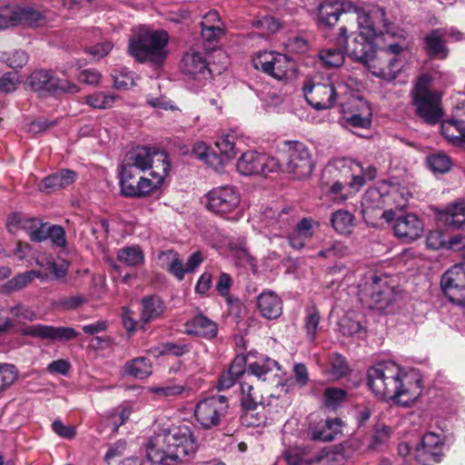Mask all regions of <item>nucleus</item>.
<instances>
[{
  "mask_svg": "<svg viewBox=\"0 0 465 465\" xmlns=\"http://www.w3.org/2000/svg\"><path fill=\"white\" fill-rule=\"evenodd\" d=\"M359 33L347 35V28H340L337 45H345L344 50L355 62L366 63L375 54L372 40L379 35H390L393 39L405 40L407 33L391 21L385 9L372 6L357 13Z\"/></svg>",
  "mask_w": 465,
  "mask_h": 465,
  "instance_id": "nucleus-1",
  "label": "nucleus"
},
{
  "mask_svg": "<svg viewBox=\"0 0 465 465\" xmlns=\"http://www.w3.org/2000/svg\"><path fill=\"white\" fill-rule=\"evenodd\" d=\"M368 385L378 398H388L407 407L421 394L420 380L414 372L404 371L393 361H381L368 371Z\"/></svg>",
  "mask_w": 465,
  "mask_h": 465,
  "instance_id": "nucleus-2",
  "label": "nucleus"
},
{
  "mask_svg": "<svg viewBox=\"0 0 465 465\" xmlns=\"http://www.w3.org/2000/svg\"><path fill=\"white\" fill-rule=\"evenodd\" d=\"M198 444L188 425L174 426L157 436L146 449L147 459L153 464L178 465L193 458Z\"/></svg>",
  "mask_w": 465,
  "mask_h": 465,
  "instance_id": "nucleus-3",
  "label": "nucleus"
},
{
  "mask_svg": "<svg viewBox=\"0 0 465 465\" xmlns=\"http://www.w3.org/2000/svg\"><path fill=\"white\" fill-rule=\"evenodd\" d=\"M168 41V34L163 30L141 29L130 38L128 52L138 63L160 66L167 56Z\"/></svg>",
  "mask_w": 465,
  "mask_h": 465,
  "instance_id": "nucleus-4",
  "label": "nucleus"
},
{
  "mask_svg": "<svg viewBox=\"0 0 465 465\" xmlns=\"http://www.w3.org/2000/svg\"><path fill=\"white\" fill-rule=\"evenodd\" d=\"M394 40V43L375 51L373 56L365 64L373 75L386 81L394 80L404 65L399 54L404 50L406 39Z\"/></svg>",
  "mask_w": 465,
  "mask_h": 465,
  "instance_id": "nucleus-5",
  "label": "nucleus"
},
{
  "mask_svg": "<svg viewBox=\"0 0 465 465\" xmlns=\"http://www.w3.org/2000/svg\"><path fill=\"white\" fill-rule=\"evenodd\" d=\"M351 163L352 161L349 159H336L322 174L320 186L334 203H341L347 200L343 190L351 177Z\"/></svg>",
  "mask_w": 465,
  "mask_h": 465,
  "instance_id": "nucleus-6",
  "label": "nucleus"
},
{
  "mask_svg": "<svg viewBox=\"0 0 465 465\" xmlns=\"http://www.w3.org/2000/svg\"><path fill=\"white\" fill-rule=\"evenodd\" d=\"M288 158L286 170L296 180H306L311 177L315 167L313 155L304 143L288 142Z\"/></svg>",
  "mask_w": 465,
  "mask_h": 465,
  "instance_id": "nucleus-7",
  "label": "nucleus"
},
{
  "mask_svg": "<svg viewBox=\"0 0 465 465\" xmlns=\"http://www.w3.org/2000/svg\"><path fill=\"white\" fill-rule=\"evenodd\" d=\"M229 409L227 397L213 395L201 401L195 407L194 415L203 429L210 430L220 425Z\"/></svg>",
  "mask_w": 465,
  "mask_h": 465,
  "instance_id": "nucleus-8",
  "label": "nucleus"
},
{
  "mask_svg": "<svg viewBox=\"0 0 465 465\" xmlns=\"http://www.w3.org/2000/svg\"><path fill=\"white\" fill-rule=\"evenodd\" d=\"M211 54L207 53L205 49L200 50L198 47L190 48L183 56L181 61V68L184 74L192 77L202 76L205 78L211 75L212 69L210 68ZM213 57L227 59L225 53L221 49L213 50Z\"/></svg>",
  "mask_w": 465,
  "mask_h": 465,
  "instance_id": "nucleus-9",
  "label": "nucleus"
},
{
  "mask_svg": "<svg viewBox=\"0 0 465 465\" xmlns=\"http://www.w3.org/2000/svg\"><path fill=\"white\" fill-rule=\"evenodd\" d=\"M240 203L239 192L235 187L230 185L213 188L205 195L206 208L221 216L236 210Z\"/></svg>",
  "mask_w": 465,
  "mask_h": 465,
  "instance_id": "nucleus-10",
  "label": "nucleus"
},
{
  "mask_svg": "<svg viewBox=\"0 0 465 465\" xmlns=\"http://www.w3.org/2000/svg\"><path fill=\"white\" fill-rule=\"evenodd\" d=\"M440 286L452 303L465 306V262L447 270L441 276Z\"/></svg>",
  "mask_w": 465,
  "mask_h": 465,
  "instance_id": "nucleus-11",
  "label": "nucleus"
},
{
  "mask_svg": "<svg viewBox=\"0 0 465 465\" xmlns=\"http://www.w3.org/2000/svg\"><path fill=\"white\" fill-rule=\"evenodd\" d=\"M241 404L244 410V417L248 426L258 427L263 424L266 416L263 411V397L252 385L244 381L241 384Z\"/></svg>",
  "mask_w": 465,
  "mask_h": 465,
  "instance_id": "nucleus-12",
  "label": "nucleus"
},
{
  "mask_svg": "<svg viewBox=\"0 0 465 465\" xmlns=\"http://www.w3.org/2000/svg\"><path fill=\"white\" fill-rule=\"evenodd\" d=\"M252 64L257 70H261L277 80L287 77L288 72L294 66L293 61L289 56L266 51L259 53L252 59Z\"/></svg>",
  "mask_w": 465,
  "mask_h": 465,
  "instance_id": "nucleus-13",
  "label": "nucleus"
},
{
  "mask_svg": "<svg viewBox=\"0 0 465 465\" xmlns=\"http://www.w3.org/2000/svg\"><path fill=\"white\" fill-rule=\"evenodd\" d=\"M237 170L242 175H268L279 170L280 163L274 157L249 151L242 154L237 162Z\"/></svg>",
  "mask_w": 465,
  "mask_h": 465,
  "instance_id": "nucleus-14",
  "label": "nucleus"
},
{
  "mask_svg": "<svg viewBox=\"0 0 465 465\" xmlns=\"http://www.w3.org/2000/svg\"><path fill=\"white\" fill-rule=\"evenodd\" d=\"M28 85L34 91H45L48 93H68L75 94L79 92L76 84L65 80L60 79L50 74L47 70H35L27 78Z\"/></svg>",
  "mask_w": 465,
  "mask_h": 465,
  "instance_id": "nucleus-15",
  "label": "nucleus"
},
{
  "mask_svg": "<svg viewBox=\"0 0 465 465\" xmlns=\"http://www.w3.org/2000/svg\"><path fill=\"white\" fill-rule=\"evenodd\" d=\"M158 157V161L163 162V171L167 174L169 171V163L166 162L167 156L163 152H161L156 147L140 146L129 152L124 161L127 162L125 173H130V168L133 166L144 172L153 167V157Z\"/></svg>",
  "mask_w": 465,
  "mask_h": 465,
  "instance_id": "nucleus-16",
  "label": "nucleus"
},
{
  "mask_svg": "<svg viewBox=\"0 0 465 465\" xmlns=\"http://www.w3.org/2000/svg\"><path fill=\"white\" fill-rule=\"evenodd\" d=\"M445 440L434 432L426 433L416 449L415 458L422 465L439 463L444 457Z\"/></svg>",
  "mask_w": 465,
  "mask_h": 465,
  "instance_id": "nucleus-17",
  "label": "nucleus"
},
{
  "mask_svg": "<svg viewBox=\"0 0 465 465\" xmlns=\"http://www.w3.org/2000/svg\"><path fill=\"white\" fill-rule=\"evenodd\" d=\"M45 223L22 213H14L8 216L6 227L13 234H15L19 230H23L29 235L32 242H41L45 241Z\"/></svg>",
  "mask_w": 465,
  "mask_h": 465,
  "instance_id": "nucleus-18",
  "label": "nucleus"
},
{
  "mask_svg": "<svg viewBox=\"0 0 465 465\" xmlns=\"http://www.w3.org/2000/svg\"><path fill=\"white\" fill-rule=\"evenodd\" d=\"M386 187L385 203L387 209L381 217L388 223L394 221L396 210H402L407 207L411 193L409 190L398 183L384 181Z\"/></svg>",
  "mask_w": 465,
  "mask_h": 465,
  "instance_id": "nucleus-19",
  "label": "nucleus"
},
{
  "mask_svg": "<svg viewBox=\"0 0 465 465\" xmlns=\"http://www.w3.org/2000/svg\"><path fill=\"white\" fill-rule=\"evenodd\" d=\"M25 334L49 341L51 342H66L75 339L79 333L73 327L34 324L25 328Z\"/></svg>",
  "mask_w": 465,
  "mask_h": 465,
  "instance_id": "nucleus-20",
  "label": "nucleus"
},
{
  "mask_svg": "<svg viewBox=\"0 0 465 465\" xmlns=\"http://www.w3.org/2000/svg\"><path fill=\"white\" fill-rule=\"evenodd\" d=\"M303 91L308 103L318 111L330 109L335 104L337 94L331 84H305Z\"/></svg>",
  "mask_w": 465,
  "mask_h": 465,
  "instance_id": "nucleus-21",
  "label": "nucleus"
},
{
  "mask_svg": "<svg viewBox=\"0 0 465 465\" xmlns=\"http://www.w3.org/2000/svg\"><path fill=\"white\" fill-rule=\"evenodd\" d=\"M370 285L369 290V307L372 310L385 311L387 310L396 300V294L394 289L386 282H382V280L377 276H371V282L366 283Z\"/></svg>",
  "mask_w": 465,
  "mask_h": 465,
  "instance_id": "nucleus-22",
  "label": "nucleus"
},
{
  "mask_svg": "<svg viewBox=\"0 0 465 465\" xmlns=\"http://www.w3.org/2000/svg\"><path fill=\"white\" fill-rule=\"evenodd\" d=\"M5 29L17 25L35 26L43 19L40 12L32 7L5 6L2 8Z\"/></svg>",
  "mask_w": 465,
  "mask_h": 465,
  "instance_id": "nucleus-23",
  "label": "nucleus"
},
{
  "mask_svg": "<svg viewBox=\"0 0 465 465\" xmlns=\"http://www.w3.org/2000/svg\"><path fill=\"white\" fill-rule=\"evenodd\" d=\"M413 104L417 114L428 124H437L442 116L440 97L437 93L413 96Z\"/></svg>",
  "mask_w": 465,
  "mask_h": 465,
  "instance_id": "nucleus-24",
  "label": "nucleus"
},
{
  "mask_svg": "<svg viewBox=\"0 0 465 465\" xmlns=\"http://www.w3.org/2000/svg\"><path fill=\"white\" fill-rule=\"evenodd\" d=\"M393 231L395 235L409 242L420 238L423 232V223L414 213H407L394 218Z\"/></svg>",
  "mask_w": 465,
  "mask_h": 465,
  "instance_id": "nucleus-25",
  "label": "nucleus"
},
{
  "mask_svg": "<svg viewBox=\"0 0 465 465\" xmlns=\"http://www.w3.org/2000/svg\"><path fill=\"white\" fill-rule=\"evenodd\" d=\"M351 111L347 112L342 106L343 120L346 124L358 128H369L371 124V108L361 98H353L351 102Z\"/></svg>",
  "mask_w": 465,
  "mask_h": 465,
  "instance_id": "nucleus-26",
  "label": "nucleus"
},
{
  "mask_svg": "<svg viewBox=\"0 0 465 465\" xmlns=\"http://www.w3.org/2000/svg\"><path fill=\"white\" fill-rule=\"evenodd\" d=\"M262 216L265 226L271 228L272 232H279V233L287 232L295 223V216L289 207L282 210L266 208ZM275 234L277 235L278 232Z\"/></svg>",
  "mask_w": 465,
  "mask_h": 465,
  "instance_id": "nucleus-27",
  "label": "nucleus"
},
{
  "mask_svg": "<svg viewBox=\"0 0 465 465\" xmlns=\"http://www.w3.org/2000/svg\"><path fill=\"white\" fill-rule=\"evenodd\" d=\"M140 323L146 325L162 318L166 310L163 299L156 294L145 295L140 301Z\"/></svg>",
  "mask_w": 465,
  "mask_h": 465,
  "instance_id": "nucleus-28",
  "label": "nucleus"
},
{
  "mask_svg": "<svg viewBox=\"0 0 465 465\" xmlns=\"http://www.w3.org/2000/svg\"><path fill=\"white\" fill-rule=\"evenodd\" d=\"M257 307L260 313L268 320L277 319L282 312V300L272 291L263 292L257 297Z\"/></svg>",
  "mask_w": 465,
  "mask_h": 465,
  "instance_id": "nucleus-29",
  "label": "nucleus"
},
{
  "mask_svg": "<svg viewBox=\"0 0 465 465\" xmlns=\"http://www.w3.org/2000/svg\"><path fill=\"white\" fill-rule=\"evenodd\" d=\"M438 218L450 227L460 228L465 223V200L458 199L450 203L444 210L439 212Z\"/></svg>",
  "mask_w": 465,
  "mask_h": 465,
  "instance_id": "nucleus-30",
  "label": "nucleus"
},
{
  "mask_svg": "<svg viewBox=\"0 0 465 465\" xmlns=\"http://www.w3.org/2000/svg\"><path fill=\"white\" fill-rule=\"evenodd\" d=\"M77 178V173L69 169H63L60 172L49 174L41 183V190L55 192L73 184Z\"/></svg>",
  "mask_w": 465,
  "mask_h": 465,
  "instance_id": "nucleus-31",
  "label": "nucleus"
},
{
  "mask_svg": "<svg viewBox=\"0 0 465 465\" xmlns=\"http://www.w3.org/2000/svg\"><path fill=\"white\" fill-rule=\"evenodd\" d=\"M312 220L303 218L295 224L292 232H288L287 240L292 248L302 250L306 242L312 238Z\"/></svg>",
  "mask_w": 465,
  "mask_h": 465,
  "instance_id": "nucleus-32",
  "label": "nucleus"
},
{
  "mask_svg": "<svg viewBox=\"0 0 465 465\" xmlns=\"http://www.w3.org/2000/svg\"><path fill=\"white\" fill-rule=\"evenodd\" d=\"M445 35L446 33L442 29H434L424 37V48L430 57L445 59L448 56Z\"/></svg>",
  "mask_w": 465,
  "mask_h": 465,
  "instance_id": "nucleus-33",
  "label": "nucleus"
},
{
  "mask_svg": "<svg viewBox=\"0 0 465 465\" xmlns=\"http://www.w3.org/2000/svg\"><path fill=\"white\" fill-rule=\"evenodd\" d=\"M341 14V5L339 2L326 0L318 7L317 23L320 27L328 29L338 22Z\"/></svg>",
  "mask_w": 465,
  "mask_h": 465,
  "instance_id": "nucleus-34",
  "label": "nucleus"
},
{
  "mask_svg": "<svg viewBox=\"0 0 465 465\" xmlns=\"http://www.w3.org/2000/svg\"><path fill=\"white\" fill-rule=\"evenodd\" d=\"M312 452L309 447L291 446L281 454L279 460L286 465H312Z\"/></svg>",
  "mask_w": 465,
  "mask_h": 465,
  "instance_id": "nucleus-35",
  "label": "nucleus"
},
{
  "mask_svg": "<svg viewBox=\"0 0 465 465\" xmlns=\"http://www.w3.org/2000/svg\"><path fill=\"white\" fill-rule=\"evenodd\" d=\"M186 333L205 338H213L217 333L216 323L200 314L185 323Z\"/></svg>",
  "mask_w": 465,
  "mask_h": 465,
  "instance_id": "nucleus-36",
  "label": "nucleus"
},
{
  "mask_svg": "<svg viewBox=\"0 0 465 465\" xmlns=\"http://www.w3.org/2000/svg\"><path fill=\"white\" fill-rule=\"evenodd\" d=\"M386 192L384 181H382L376 187L370 188L364 193L361 205L365 210L387 208L384 194Z\"/></svg>",
  "mask_w": 465,
  "mask_h": 465,
  "instance_id": "nucleus-37",
  "label": "nucleus"
},
{
  "mask_svg": "<svg viewBox=\"0 0 465 465\" xmlns=\"http://www.w3.org/2000/svg\"><path fill=\"white\" fill-rule=\"evenodd\" d=\"M35 278L45 281L48 278V274L39 270L26 271L8 280L5 283V289L8 292H16L22 290L29 283H31Z\"/></svg>",
  "mask_w": 465,
  "mask_h": 465,
  "instance_id": "nucleus-38",
  "label": "nucleus"
},
{
  "mask_svg": "<svg viewBox=\"0 0 465 465\" xmlns=\"http://www.w3.org/2000/svg\"><path fill=\"white\" fill-rule=\"evenodd\" d=\"M341 421L340 419L326 420L322 426L311 432V439L320 441H331L341 433Z\"/></svg>",
  "mask_w": 465,
  "mask_h": 465,
  "instance_id": "nucleus-39",
  "label": "nucleus"
},
{
  "mask_svg": "<svg viewBox=\"0 0 465 465\" xmlns=\"http://www.w3.org/2000/svg\"><path fill=\"white\" fill-rule=\"evenodd\" d=\"M126 375L134 377L136 379H146L152 373V362L145 357H138L128 361L124 367Z\"/></svg>",
  "mask_w": 465,
  "mask_h": 465,
  "instance_id": "nucleus-40",
  "label": "nucleus"
},
{
  "mask_svg": "<svg viewBox=\"0 0 465 465\" xmlns=\"http://www.w3.org/2000/svg\"><path fill=\"white\" fill-rule=\"evenodd\" d=\"M441 134L452 143L465 142V124L451 116L442 122Z\"/></svg>",
  "mask_w": 465,
  "mask_h": 465,
  "instance_id": "nucleus-41",
  "label": "nucleus"
},
{
  "mask_svg": "<svg viewBox=\"0 0 465 465\" xmlns=\"http://www.w3.org/2000/svg\"><path fill=\"white\" fill-rule=\"evenodd\" d=\"M274 369H280L279 363L267 356H261L257 361L249 362L247 372L257 377L259 380H265V375Z\"/></svg>",
  "mask_w": 465,
  "mask_h": 465,
  "instance_id": "nucleus-42",
  "label": "nucleus"
},
{
  "mask_svg": "<svg viewBox=\"0 0 465 465\" xmlns=\"http://www.w3.org/2000/svg\"><path fill=\"white\" fill-rule=\"evenodd\" d=\"M331 223L341 234H349L354 226V216L348 211L338 210L331 214Z\"/></svg>",
  "mask_w": 465,
  "mask_h": 465,
  "instance_id": "nucleus-43",
  "label": "nucleus"
},
{
  "mask_svg": "<svg viewBox=\"0 0 465 465\" xmlns=\"http://www.w3.org/2000/svg\"><path fill=\"white\" fill-rule=\"evenodd\" d=\"M117 259L127 266H139L144 262V255L138 245L125 246L118 250Z\"/></svg>",
  "mask_w": 465,
  "mask_h": 465,
  "instance_id": "nucleus-44",
  "label": "nucleus"
},
{
  "mask_svg": "<svg viewBox=\"0 0 465 465\" xmlns=\"http://www.w3.org/2000/svg\"><path fill=\"white\" fill-rule=\"evenodd\" d=\"M319 57L324 67L337 68L345 61L344 50L341 47H330L320 51Z\"/></svg>",
  "mask_w": 465,
  "mask_h": 465,
  "instance_id": "nucleus-45",
  "label": "nucleus"
},
{
  "mask_svg": "<svg viewBox=\"0 0 465 465\" xmlns=\"http://www.w3.org/2000/svg\"><path fill=\"white\" fill-rule=\"evenodd\" d=\"M235 141L236 135L233 133L222 135L216 141L215 145L223 157V162H228L236 156Z\"/></svg>",
  "mask_w": 465,
  "mask_h": 465,
  "instance_id": "nucleus-46",
  "label": "nucleus"
},
{
  "mask_svg": "<svg viewBox=\"0 0 465 465\" xmlns=\"http://www.w3.org/2000/svg\"><path fill=\"white\" fill-rule=\"evenodd\" d=\"M158 258L161 260L163 258H166L170 260V262L167 264V270L172 273L177 280L182 281L184 278L185 273V265H183V261L179 258L177 252L173 250H168L166 252H162Z\"/></svg>",
  "mask_w": 465,
  "mask_h": 465,
  "instance_id": "nucleus-47",
  "label": "nucleus"
},
{
  "mask_svg": "<svg viewBox=\"0 0 465 465\" xmlns=\"http://www.w3.org/2000/svg\"><path fill=\"white\" fill-rule=\"evenodd\" d=\"M347 392L342 389L327 388L323 393V405L329 411H335L346 400Z\"/></svg>",
  "mask_w": 465,
  "mask_h": 465,
  "instance_id": "nucleus-48",
  "label": "nucleus"
},
{
  "mask_svg": "<svg viewBox=\"0 0 465 465\" xmlns=\"http://www.w3.org/2000/svg\"><path fill=\"white\" fill-rule=\"evenodd\" d=\"M320 320L321 315L316 308H309L306 311V316L304 318V330L308 339L311 341H314L316 338Z\"/></svg>",
  "mask_w": 465,
  "mask_h": 465,
  "instance_id": "nucleus-49",
  "label": "nucleus"
},
{
  "mask_svg": "<svg viewBox=\"0 0 465 465\" xmlns=\"http://www.w3.org/2000/svg\"><path fill=\"white\" fill-rule=\"evenodd\" d=\"M155 185L153 184L150 179L139 176L134 184H128L124 195L129 197H140L149 193Z\"/></svg>",
  "mask_w": 465,
  "mask_h": 465,
  "instance_id": "nucleus-50",
  "label": "nucleus"
},
{
  "mask_svg": "<svg viewBox=\"0 0 465 465\" xmlns=\"http://www.w3.org/2000/svg\"><path fill=\"white\" fill-rule=\"evenodd\" d=\"M391 433V429L386 425H377L374 429L372 439L368 448L371 450H381L386 445Z\"/></svg>",
  "mask_w": 465,
  "mask_h": 465,
  "instance_id": "nucleus-51",
  "label": "nucleus"
},
{
  "mask_svg": "<svg viewBox=\"0 0 465 465\" xmlns=\"http://www.w3.org/2000/svg\"><path fill=\"white\" fill-rule=\"evenodd\" d=\"M115 96L114 94L97 92L85 96V102L88 105L95 109H107L113 106Z\"/></svg>",
  "mask_w": 465,
  "mask_h": 465,
  "instance_id": "nucleus-52",
  "label": "nucleus"
},
{
  "mask_svg": "<svg viewBox=\"0 0 465 465\" xmlns=\"http://www.w3.org/2000/svg\"><path fill=\"white\" fill-rule=\"evenodd\" d=\"M341 457L328 449L312 452V465H341Z\"/></svg>",
  "mask_w": 465,
  "mask_h": 465,
  "instance_id": "nucleus-53",
  "label": "nucleus"
},
{
  "mask_svg": "<svg viewBox=\"0 0 465 465\" xmlns=\"http://www.w3.org/2000/svg\"><path fill=\"white\" fill-rule=\"evenodd\" d=\"M45 241L50 239L57 247H64L66 244L65 232L60 225H50L48 223L44 226Z\"/></svg>",
  "mask_w": 465,
  "mask_h": 465,
  "instance_id": "nucleus-54",
  "label": "nucleus"
},
{
  "mask_svg": "<svg viewBox=\"0 0 465 465\" xmlns=\"http://www.w3.org/2000/svg\"><path fill=\"white\" fill-rule=\"evenodd\" d=\"M17 370L13 364L0 363V393L10 387L17 379Z\"/></svg>",
  "mask_w": 465,
  "mask_h": 465,
  "instance_id": "nucleus-55",
  "label": "nucleus"
},
{
  "mask_svg": "<svg viewBox=\"0 0 465 465\" xmlns=\"http://www.w3.org/2000/svg\"><path fill=\"white\" fill-rule=\"evenodd\" d=\"M427 163L434 173H444L450 170L451 161L449 156L442 153H435L428 156Z\"/></svg>",
  "mask_w": 465,
  "mask_h": 465,
  "instance_id": "nucleus-56",
  "label": "nucleus"
},
{
  "mask_svg": "<svg viewBox=\"0 0 465 465\" xmlns=\"http://www.w3.org/2000/svg\"><path fill=\"white\" fill-rule=\"evenodd\" d=\"M2 60L11 68H22L28 62V54L23 50H13L3 53Z\"/></svg>",
  "mask_w": 465,
  "mask_h": 465,
  "instance_id": "nucleus-57",
  "label": "nucleus"
},
{
  "mask_svg": "<svg viewBox=\"0 0 465 465\" xmlns=\"http://www.w3.org/2000/svg\"><path fill=\"white\" fill-rule=\"evenodd\" d=\"M148 391L156 394L159 398H173L185 391V387L180 384H165L163 386H153Z\"/></svg>",
  "mask_w": 465,
  "mask_h": 465,
  "instance_id": "nucleus-58",
  "label": "nucleus"
},
{
  "mask_svg": "<svg viewBox=\"0 0 465 465\" xmlns=\"http://www.w3.org/2000/svg\"><path fill=\"white\" fill-rule=\"evenodd\" d=\"M349 372V366L343 356L333 353L331 357V373L336 379L346 376Z\"/></svg>",
  "mask_w": 465,
  "mask_h": 465,
  "instance_id": "nucleus-59",
  "label": "nucleus"
},
{
  "mask_svg": "<svg viewBox=\"0 0 465 465\" xmlns=\"http://www.w3.org/2000/svg\"><path fill=\"white\" fill-rule=\"evenodd\" d=\"M127 167V162L124 160L122 164L120 185L123 194L125 193V189L128 184L135 183V181L139 179L140 173H143L140 169L133 166L130 168V173H125Z\"/></svg>",
  "mask_w": 465,
  "mask_h": 465,
  "instance_id": "nucleus-60",
  "label": "nucleus"
},
{
  "mask_svg": "<svg viewBox=\"0 0 465 465\" xmlns=\"http://www.w3.org/2000/svg\"><path fill=\"white\" fill-rule=\"evenodd\" d=\"M201 34L204 41L209 43L217 42L224 35V25L217 24V25L202 27Z\"/></svg>",
  "mask_w": 465,
  "mask_h": 465,
  "instance_id": "nucleus-61",
  "label": "nucleus"
},
{
  "mask_svg": "<svg viewBox=\"0 0 465 465\" xmlns=\"http://www.w3.org/2000/svg\"><path fill=\"white\" fill-rule=\"evenodd\" d=\"M189 351L190 347L185 343L165 342L162 344L159 353L180 357Z\"/></svg>",
  "mask_w": 465,
  "mask_h": 465,
  "instance_id": "nucleus-62",
  "label": "nucleus"
},
{
  "mask_svg": "<svg viewBox=\"0 0 465 465\" xmlns=\"http://www.w3.org/2000/svg\"><path fill=\"white\" fill-rule=\"evenodd\" d=\"M445 235L438 231H430L426 237V245L431 250H439L446 244Z\"/></svg>",
  "mask_w": 465,
  "mask_h": 465,
  "instance_id": "nucleus-63",
  "label": "nucleus"
},
{
  "mask_svg": "<svg viewBox=\"0 0 465 465\" xmlns=\"http://www.w3.org/2000/svg\"><path fill=\"white\" fill-rule=\"evenodd\" d=\"M246 366H248L247 359L244 356L238 355L232 361L228 371L239 380L245 373Z\"/></svg>",
  "mask_w": 465,
  "mask_h": 465,
  "instance_id": "nucleus-64",
  "label": "nucleus"
}]
</instances>
